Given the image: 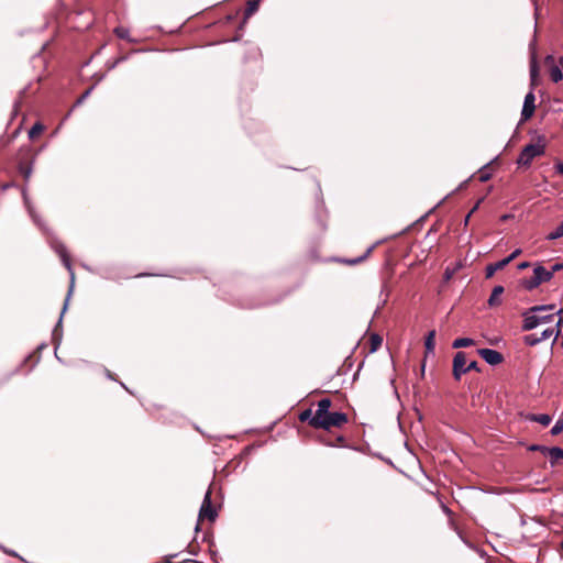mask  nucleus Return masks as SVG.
Returning a JSON list of instances; mask_svg holds the SVG:
<instances>
[{"label":"nucleus","instance_id":"43","mask_svg":"<svg viewBox=\"0 0 563 563\" xmlns=\"http://www.w3.org/2000/svg\"><path fill=\"white\" fill-rule=\"evenodd\" d=\"M88 95V91H85V93L82 95V97H80V99H78V103L81 102V100H84V98H86Z\"/></svg>","mask_w":563,"mask_h":563},{"label":"nucleus","instance_id":"7","mask_svg":"<svg viewBox=\"0 0 563 563\" xmlns=\"http://www.w3.org/2000/svg\"><path fill=\"white\" fill-rule=\"evenodd\" d=\"M536 96L532 91L528 92L525 97V102L521 111V120L528 121L532 118L536 110Z\"/></svg>","mask_w":563,"mask_h":563},{"label":"nucleus","instance_id":"39","mask_svg":"<svg viewBox=\"0 0 563 563\" xmlns=\"http://www.w3.org/2000/svg\"><path fill=\"white\" fill-rule=\"evenodd\" d=\"M529 266H530V264H529L528 262H522V263H520V264L518 265V268H519V269H525V268H527V267H529Z\"/></svg>","mask_w":563,"mask_h":563},{"label":"nucleus","instance_id":"52","mask_svg":"<svg viewBox=\"0 0 563 563\" xmlns=\"http://www.w3.org/2000/svg\"><path fill=\"white\" fill-rule=\"evenodd\" d=\"M561 548L563 549V540H562V542H561Z\"/></svg>","mask_w":563,"mask_h":563},{"label":"nucleus","instance_id":"44","mask_svg":"<svg viewBox=\"0 0 563 563\" xmlns=\"http://www.w3.org/2000/svg\"><path fill=\"white\" fill-rule=\"evenodd\" d=\"M88 95V91H85V93L82 95V97H80V99H78V103L81 102V100H84V98H86Z\"/></svg>","mask_w":563,"mask_h":563},{"label":"nucleus","instance_id":"4","mask_svg":"<svg viewBox=\"0 0 563 563\" xmlns=\"http://www.w3.org/2000/svg\"><path fill=\"white\" fill-rule=\"evenodd\" d=\"M552 277L553 272H549L543 266L538 265L533 269V276L529 279H525L522 282V285L526 289L532 290L537 288L540 284L551 280Z\"/></svg>","mask_w":563,"mask_h":563},{"label":"nucleus","instance_id":"15","mask_svg":"<svg viewBox=\"0 0 563 563\" xmlns=\"http://www.w3.org/2000/svg\"><path fill=\"white\" fill-rule=\"evenodd\" d=\"M547 454L550 456L551 464L554 465L559 460L563 459V449L558 446L548 448Z\"/></svg>","mask_w":563,"mask_h":563},{"label":"nucleus","instance_id":"41","mask_svg":"<svg viewBox=\"0 0 563 563\" xmlns=\"http://www.w3.org/2000/svg\"><path fill=\"white\" fill-rule=\"evenodd\" d=\"M562 321H563V319H562V317H561V318H560V320H559V321H558V323H556V327L559 328L558 333H556V336L560 334V327H561V324H562Z\"/></svg>","mask_w":563,"mask_h":563},{"label":"nucleus","instance_id":"28","mask_svg":"<svg viewBox=\"0 0 563 563\" xmlns=\"http://www.w3.org/2000/svg\"><path fill=\"white\" fill-rule=\"evenodd\" d=\"M529 451H539L543 454H547L548 448L539 444H532L529 448Z\"/></svg>","mask_w":563,"mask_h":563},{"label":"nucleus","instance_id":"11","mask_svg":"<svg viewBox=\"0 0 563 563\" xmlns=\"http://www.w3.org/2000/svg\"><path fill=\"white\" fill-rule=\"evenodd\" d=\"M526 418L529 421L538 422L544 427L549 426L552 420L551 416L545 415V413H541V415L529 413V415H527Z\"/></svg>","mask_w":563,"mask_h":563},{"label":"nucleus","instance_id":"8","mask_svg":"<svg viewBox=\"0 0 563 563\" xmlns=\"http://www.w3.org/2000/svg\"><path fill=\"white\" fill-rule=\"evenodd\" d=\"M479 356L485 360L489 365H498L504 362V355L496 351L490 349H479L477 351Z\"/></svg>","mask_w":563,"mask_h":563},{"label":"nucleus","instance_id":"32","mask_svg":"<svg viewBox=\"0 0 563 563\" xmlns=\"http://www.w3.org/2000/svg\"><path fill=\"white\" fill-rule=\"evenodd\" d=\"M115 34L119 37H121V38H125L126 37V30L118 27V29H115Z\"/></svg>","mask_w":563,"mask_h":563},{"label":"nucleus","instance_id":"34","mask_svg":"<svg viewBox=\"0 0 563 563\" xmlns=\"http://www.w3.org/2000/svg\"><path fill=\"white\" fill-rule=\"evenodd\" d=\"M561 269H563V264H554L550 272H553V274H554L555 272H559Z\"/></svg>","mask_w":563,"mask_h":563},{"label":"nucleus","instance_id":"25","mask_svg":"<svg viewBox=\"0 0 563 563\" xmlns=\"http://www.w3.org/2000/svg\"><path fill=\"white\" fill-rule=\"evenodd\" d=\"M563 432V417L560 418L551 429L552 435H559Z\"/></svg>","mask_w":563,"mask_h":563},{"label":"nucleus","instance_id":"35","mask_svg":"<svg viewBox=\"0 0 563 563\" xmlns=\"http://www.w3.org/2000/svg\"><path fill=\"white\" fill-rule=\"evenodd\" d=\"M555 168L559 174L563 175V163H558Z\"/></svg>","mask_w":563,"mask_h":563},{"label":"nucleus","instance_id":"51","mask_svg":"<svg viewBox=\"0 0 563 563\" xmlns=\"http://www.w3.org/2000/svg\"><path fill=\"white\" fill-rule=\"evenodd\" d=\"M338 441L343 442V441H344V439H343L342 437H339V438H338Z\"/></svg>","mask_w":563,"mask_h":563},{"label":"nucleus","instance_id":"2","mask_svg":"<svg viewBox=\"0 0 563 563\" xmlns=\"http://www.w3.org/2000/svg\"><path fill=\"white\" fill-rule=\"evenodd\" d=\"M349 418L346 413L330 411L321 415V418H311L310 426L314 429L331 430L332 428L343 427Z\"/></svg>","mask_w":563,"mask_h":563},{"label":"nucleus","instance_id":"19","mask_svg":"<svg viewBox=\"0 0 563 563\" xmlns=\"http://www.w3.org/2000/svg\"><path fill=\"white\" fill-rule=\"evenodd\" d=\"M44 131V125L40 122H36L31 130L29 131V137L31 140L36 139Z\"/></svg>","mask_w":563,"mask_h":563},{"label":"nucleus","instance_id":"22","mask_svg":"<svg viewBox=\"0 0 563 563\" xmlns=\"http://www.w3.org/2000/svg\"><path fill=\"white\" fill-rule=\"evenodd\" d=\"M561 236H563V221L553 232H551L547 235V240L552 241V240H556Z\"/></svg>","mask_w":563,"mask_h":563},{"label":"nucleus","instance_id":"29","mask_svg":"<svg viewBox=\"0 0 563 563\" xmlns=\"http://www.w3.org/2000/svg\"><path fill=\"white\" fill-rule=\"evenodd\" d=\"M471 371L481 372V368L478 367V363L476 361H472L467 364L466 373Z\"/></svg>","mask_w":563,"mask_h":563},{"label":"nucleus","instance_id":"3","mask_svg":"<svg viewBox=\"0 0 563 563\" xmlns=\"http://www.w3.org/2000/svg\"><path fill=\"white\" fill-rule=\"evenodd\" d=\"M545 139L539 136L536 143L527 144L517 158L519 166L529 167L536 157L542 156L545 152Z\"/></svg>","mask_w":563,"mask_h":563},{"label":"nucleus","instance_id":"18","mask_svg":"<svg viewBox=\"0 0 563 563\" xmlns=\"http://www.w3.org/2000/svg\"><path fill=\"white\" fill-rule=\"evenodd\" d=\"M258 7H260V1H257V0L249 1L246 4V8H245V12H244L245 18H250L251 15H253L258 10Z\"/></svg>","mask_w":563,"mask_h":563},{"label":"nucleus","instance_id":"31","mask_svg":"<svg viewBox=\"0 0 563 563\" xmlns=\"http://www.w3.org/2000/svg\"><path fill=\"white\" fill-rule=\"evenodd\" d=\"M521 253V250H516L514 251L508 257H506L505 260L508 261V264L514 261L519 254Z\"/></svg>","mask_w":563,"mask_h":563},{"label":"nucleus","instance_id":"1","mask_svg":"<svg viewBox=\"0 0 563 563\" xmlns=\"http://www.w3.org/2000/svg\"><path fill=\"white\" fill-rule=\"evenodd\" d=\"M554 305H540L533 306L522 312L523 323L522 330L530 331L541 323H548L553 320L554 314H549L548 318H539V312L553 310Z\"/></svg>","mask_w":563,"mask_h":563},{"label":"nucleus","instance_id":"10","mask_svg":"<svg viewBox=\"0 0 563 563\" xmlns=\"http://www.w3.org/2000/svg\"><path fill=\"white\" fill-rule=\"evenodd\" d=\"M332 406V401L329 398H322L318 401V409L314 412L313 417L321 418V415L330 412V408Z\"/></svg>","mask_w":563,"mask_h":563},{"label":"nucleus","instance_id":"16","mask_svg":"<svg viewBox=\"0 0 563 563\" xmlns=\"http://www.w3.org/2000/svg\"><path fill=\"white\" fill-rule=\"evenodd\" d=\"M503 292H504L503 286L494 287V289L489 296V299H488V305L492 307L499 305V302H500L499 297L501 296Z\"/></svg>","mask_w":563,"mask_h":563},{"label":"nucleus","instance_id":"24","mask_svg":"<svg viewBox=\"0 0 563 563\" xmlns=\"http://www.w3.org/2000/svg\"><path fill=\"white\" fill-rule=\"evenodd\" d=\"M523 341L527 345L533 346L540 343L541 339L537 334H528L523 338Z\"/></svg>","mask_w":563,"mask_h":563},{"label":"nucleus","instance_id":"48","mask_svg":"<svg viewBox=\"0 0 563 563\" xmlns=\"http://www.w3.org/2000/svg\"><path fill=\"white\" fill-rule=\"evenodd\" d=\"M559 64H560V66H561V67H562V69H563V56H562V57H560V59H559Z\"/></svg>","mask_w":563,"mask_h":563},{"label":"nucleus","instance_id":"40","mask_svg":"<svg viewBox=\"0 0 563 563\" xmlns=\"http://www.w3.org/2000/svg\"><path fill=\"white\" fill-rule=\"evenodd\" d=\"M70 294H71V289L69 290L68 296H67V298H66V300H65L63 311H65V310H66V308H67V303H68V299H69Z\"/></svg>","mask_w":563,"mask_h":563},{"label":"nucleus","instance_id":"47","mask_svg":"<svg viewBox=\"0 0 563 563\" xmlns=\"http://www.w3.org/2000/svg\"><path fill=\"white\" fill-rule=\"evenodd\" d=\"M107 375H108V377H110L111 379H114V377H113V375H112V373H111L110 371H107Z\"/></svg>","mask_w":563,"mask_h":563},{"label":"nucleus","instance_id":"23","mask_svg":"<svg viewBox=\"0 0 563 563\" xmlns=\"http://www.w3.org/2000/svg\"><path fill=\"white\" fill-rule=\"evenodd\" d=\"M459 268H460V265H455L454 267L448 266L445 268V271H444V274H443L444 282L451 280L452 277L454 276V274L457 272Z\"/></svg>","mask_w":563,"mask_h":563},{"label":"nucleus","instance_id":"33","mask_svg":"<svg viewBox=\"0 0 563 563\" xmlns=\"http://www.w3.org/2000/svg\"><path fill=\"white\" fill-rule=\"evenodd\" d=\"M489 178H490V175H489L488 173H481V174H479V177H478V179H479L482 183H485V181L489 180Z\"/></svg>","mask_w":563,"mask_h":563},{"label":"nucleus","instance_id":"49","mask_svg":"<svg viewBox=\"0 0 563 563\" xmlns=\"http://www.w3.org/2000/svg\"><path fill=\"white\" fill-rule=\"evenodd\" d=\"M549 314H540L539 313V318H548Z\"/></svg>","mask_w":563,"mask_h":563},{"label":"nucleus","instance_id":"36","mask_svg":"<svg viewBox=\"0 0 563 563\" xmlns=\"http://www.w3.org/2000/svg\"><path fill=\"white\" fill-rule=\"evenodd\" d=\"M476 208H477V206H475V207L471 210V212H468V214L466 216V218H465V225L468 223L470 218H471L472 213L476 210Z\"/></svg>","mask_w":563,"mask_h":563},{"label":"nucleus","instance_id":"37","mask_svg":"<svg viewBox=\"0 0 563 563\" xmlns=\"http://www.w3.org/2000/svg\"><path fill=\"white\" fill-rule=\"evenodd\" d=\"M63 261H64V264L66 265V267L68 269H70V262H69V258L66 256V255H63Z\"/></svg>","mask_w":563,"mask_h":563},{"label":"nucleus","instance_id":"27","mask_svg":"<svg viewBox=\"0 0 563 563\" xmlns=\"http://www.w3.org/2000/svg\"><path fill=\"white\" fill-rule=\"evenodd\" d=\"M372 249H368V251L366 252V254L364 256H361V257H357V258H354V260H349V261H345V263L350 264V265H355V264H358L361 263L362 261H364L367 255L371 253Z\"/></svg>","mask_w":563,"mask_h":563},{"label":"nucleus","instance_id":"21","mask_svg":"<svg viewBox=\"0 0 563 563\" xmlns=\"http://www.w3.org/2000/svg\"><path fill=\"white\" fill-rule=\"evenodd\" d=\"M538 74H539L538 64H537V62L534 59H532L531 65H530V76H531V85L532 86L536 85V80H537Z\"/></svg>","mask_w":563,"mask_h":563},{"label":"nucleus","instance_id":"17","mask_svg":"<svg viewBox=\"0 0 563 563\" xmlns=\"http://www.w3.org/2000/svg\"><path fill=\"white\" fill-rule=\"evenodd\" d=\"M475 345V341L471 338H459L452 343L453 349L468 347Z\"/></svg>","mask_w":563,"mask_h":563},{"label":"nucleus","instance_id":"6","mask_svg":"<svg viewBox=\"0 0 563 563\" xmlns=\"http://www.w3.org/2000/svg\"><path fill=\"white\" fill-rule=\"evenodd\" d=\"M466 354L457 352L453 357L452 375L455 380H461L463 374H466Z\"/></svg>","mask_w":563,"mask_h":563},{"label":"nucleus","instance_id":"13","mask_svg":"<svg viewBox=\"0 0 563 563\" xmlns=\"http://www.w3.org/2000/svg\"><path fill=\"white\" fill-rule=\"evenodd\" d=\"M508 265V261H506L505 258L495 263V264H489L487 265L486 267V278H490L494 276V274L499 271V269H503L505 266Z\"/></svg>","mask_w":563,"mask_h":563},{"label":"nucleus","instance_id":"26","mask_svg":"<svg viewBox=\"0 0 563 563\" xmlns=\"http://www.w3.org/2000/svg\"><path fill=\"white\" fill-rule=\"evenodd\" d=\"M313 415H314V413H312V410H311L310 408H309V409H306V410H303V411L299 415V420H300L301 422H306V421H308V423L310 424V420H311V418H313Z\"/></svg>","mask_w":563,"mask_h":563},{"label":"nucleus","instance_id":"20","mask_svg":"<svg viewBox=\"0 0 563 563\" xmlns=\"http://www.w3.org/2000/svg\"><path fill=\"white\" fill-rule=\"evenodd\" d=\"M19 172L21 173V175L24 177L25 180H27L31 176V173H32V168L30 165L21 162L19 164Z\"/></svg>","mask_w":563,"mask_h":563},{"label":"nucleus","instance_id":"30","mask_svg":"<svg viewBox=\"0 0 563 563\" xmlns=\"http://www.w3.org/2000/svg\"><path fill=\"white\" fill-rule=\"evenodd\" d=\"M553 333H554L553 329H545L540 336L541 341H545V340L550 339L553 335Z\"/></svg>","mask_w":563,"mask_h":563},{"label":"nucleus","instance_id":"9","mask_svg":"<svg viewBox=\"0 0 563 563\" xmlns=\"http://www.w3.org/2000/svg\"><path fill=\"white\" fill-rule=\"evenodd\" d=\"M553 63H554V57L551 55H548L545 57V64L551 65L550 71H549L550 78L553 82H559L560 80H562L563 74H562L561 68L556 65H553Z\"/></svg>","mask_w":563,"mask_h":563},{"label":"nucleus","instance_id":"12","mask_svg":"<svg viewBox=\"0 0 563 563\" xmlns=\"http://www.w3.org/2000/svg\"><path fill=\"white\" fill-rule=\"evenodd\" d=\"M435 346V331L431 330L428 332L424 340L426 357L429 353H433Z\"/></svg>","mask_w":563,"mask_h":563},{"label":"nucleus","instance_id":"14","mask_svg":"<svg viewBox=\"0 0 563 563\" xmlns=\"http://www.w3.org/2000/svg\"><path fill=\"white\" fill-rule=\"evenodd\" d=\"M382 343H383V338L379 334H377V333L371 334V336L368 339L369 353L376 352L382 346Z\"/></svg>","mask_w":563,"mask_h":563},{"label":"nucleus","instance_id":"38","mask_svg":"<svg viewBox=\"0 0 563 563\" xmlns=\"http://www.w3.org/2000/svg\"><path fill=\"white\" fill-rule=\"evenodd\" d=\"M512 217H514L512 214H504L500 217V221L506 222L507 220L511 219Z\"/></svg>","mask_w":563,"mask_h":563},{"label":"nucleus","instance_id":"45","mask_svg":"<svg viewBox=\"0 0 563 563\" xmlns=\"http://www.w3.org/2000/svg\"><path fill=\"white\" fill-rule=\"evenodd\" d=\"M88 95V91H85V93L82 95V97H80V99H78V103L81 102V100H84V98H86Z\"/></svg>","mask_w":563,"mask_h":563},{"label":"nucleus","instance_id":"42","mask_svg":"<svg viewBox=\"0 0 563 563\" xmlns=\"http://www.w3.org/2000/svg\"><path fill=\"white\" fill-rule=\"evenodd\" d=\"M88 95V91H85V93L82 95V97H80V99H78V103L81 102V100H84V98H86Z\"/></svg>","mask_w":563,"mask_h":563},{"label":"nucleus","instance_id":"50","mask_svg":"<svg viewBox=\"0 0 563 563\" xmlns=\"http://www.w3.org/2000/svg\"><path fill=\"white\" fill-rule=\"evenodd\" d=\"M556 313H558L559 316L563 314V309H560Z\"/></svg>","mask_w":563,"mask_h":563},{"label":"nucleus","instance_id":"46","mask_svg":"<svg viewBox=\"0 0 563 563\" xmlns=\"http://www.w3.org/2000/svg\"><path fill=\"white\" fill-rule=\"evenodd\" d=\"M88 95V91H85V93L82 95V97H80V99H78V103L81 102V100H84V98H86Z\"/></svg>","mask_w":563,"mask_h":563},{"label":"nucleus","instance_id":"5","mask_svg":"<svg viewBox=\"0 0 563 563\" xmlns=\"http://www.w3.org/2000/svg\"><path fill=\"white\" fill-rule=\"evenodd\" d=\"M218 517L217 509L211 503V492L208 490L205 495L200 511H199V521L208 519L213 522Z\"/></svg>","mask_w":563,"mask_h":563}]
</instances>
